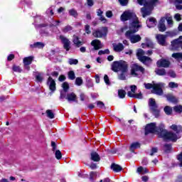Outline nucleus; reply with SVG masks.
<instances>
[{"instance_id": "obj_46", "label": "nucleus", "mask_w": 182, "mask_h": 182, "mask_svg": "<svg viewBox=\"0 0 182 182\" xmlns=\"http://www.w3.org/2000/svg\"><path fill=\"white\" fill-rule=\"evenodd\" d=\"M55 155L57 160H60L62 159V152H60L59 150L55 151Z\"/></svg>"}, {"instance_id": "obj_63", "label": "nucleus", "mask_w": 182, "mask_h": 182, "mask_svg": "<svg viewBox=\"0 0 182 182\" xmlns=\"http://www.w3.org/2000/svg\"><path fill=\"white\" fill-rule=\"evenodd\" d=\"M51 146L53 147V151H55V150H56V143L51 141Z\"/></svg>"}, {"instance_id": "obj_19", "label": "nucleus", "mask_w": 182, "mask_h": 182, "mask_svg": "<svg viewBox=\"0 0 182 182\" xmlns=\"http://www.w3.org/2000/svg\"><path fill=\"white\" fill-rule=\"evenodd\" d=\"M68 102H76L77 97L74 92L68 93L65 97Z\"/></svg>"}, {"instance_id": "obj_45", "label": "nucleus", "mask_w": 182, "mask_h": 182, "mask_svg": "<svg viewBox=\"0 0 182 182\" xmlns=\"http://www.w3.org/2000/svg\"><path fill=\"white\" fill-rule=\"evenodd\" d=\"M68 63L70 65H77V63H79V60H77V59L70 58L68 60Z\"/></svg>"}, {"instance_id": "obj_31", "label": "nucleus", "mask_w": 182, "mask_h": 182, "mask_svg": "<svg viewBox=\"0 0 182 182\" xmlns=\"http://www.w3.org/2000/svg\"><path fill=\"white\" fill-rule=\"evenodd\" d=\"M73 42H74L75 45H76V46H77L78 48H79V46H82L83 45L82 41H80L79 40V38L76 36H74Z\"/></svg>"}, {"instance_id": "obj_37", "label": "nucleus", "mask_w": 182, "mask_h": 182, "mask_svg": "<svg viewBox=\"0 0 182 182\" xmlns=\"http://www.w3.org/2000/svg\"><path fill=\"white\" fill-rule=\"evenodd\" d=\"M131 91H129L127 92V95L129 96V93H131V95H134L136 93V91L137 90V86L136 85H131L130 86Z\"/></svg>"}, {"instance_id": "obj_7", "label": "nucleus", "mask_w": 182, "mask_h": 182, "mask_svg": "<svg viewBox=\"0 0 182 182\" xmlns=\"http://www.w3.org/2000/svg\"><path fill=\"white\" fill-rule=\"evenodd\" d=\"M144 50L141 49H139L136 53V56L140 60V62H142V63H144V65H149V63H151V58L149 57L145 56Z\"/></svg>"}, {"instance_id": "obj_58", "label": "nucleus", "mask_w": 182, "mask_h": 182, "mask_svg": "<svg viewBox=\"0 0 182 182\" xmlns=\"http://www.w3.org/2000/svg\"><path fill=\"white\" fill-rule=\"evenodd\" d=\"M178 160L180 163L179 166L180 167H182V153L178 156Z\"/></svg>"}, {"instance_id": "obj_47", "label": "nucleus", "mask_w": 182, "mask_h": 182, "mask_svg": "<svg viewBox=\"0 0 182 182\" xmlns=\"http://www.w3.org/2000/svg\"><path fill=\"white\" fill-rule=\"evenodd\" d=\"M73 28L70 26H65L63 29V32H64V33H68V32H70V31H72Z\"/></svg>"}, {"instance_id": "obj_38", "label": "nucleus", "mask_w": 182, "mask_h": 182, "mask_svg": "<svg viewBox=\"0 0 182 182\" xmlns=\"http://www.w3.org/2000/svg\"><path fill=\"white\" fill-rule=\"evenodd\" d=\"M172 58L178 60V59H182V53H176L172 54Z\"/></svg>"}, {"instance_id": "obj_36", "label": "nucleus", "mask_w": 182, "mask_h": 182, "mask_svg": "<svg viewBox=\"0 0 182 182\" xmlns=\"http://www.w3.org/2000/svg\"><path fill=\"white\" fill-rule=\"evenodd\" d=\"M46 113L49 119H55V114H53V112H52V110L47 109Z\"/></svg>"}, {"instance_id": "obj_21", "label": "nucleus", "mask_w": 182, "mask_h": 182, "mask_svg": "<svg viewBox=\"0 0 182 182\" xmlns=\"http://www.w3.org/2000/svg\"><path fill=\"white\" fill-rule=\"evenodd\" d=\"M157 21L154 18H150L149 20L146 21V25L148 28H153L156 26Z\"/></svg>"}, {"instance_id": "obj_2", "label": "nucleus", "mask_w": 182, "mask_h": 182, "mask_svg": "<svg viewBox=\"0 0 182 182\" xmlns=\"http://www.w3.org/2000/svg\"><path fill=\"white\" fill-rule=\"evenodd\" d=\"M139 5H144V8L141 9L143 18L149 16L153 11V8L157 5L159 0H137Z\"/></svg>"}, {"instance_id": "obj_27", "label": "nucleus", "mask_w": 182, "mask_h": 182, "mask_svg": "<svg viewBox=\"0 0 182 182\" xmlns=\"http://www.w3.org/2000/svg\"><path fill=\"white\" fill-rule=\"evenodd\" d=\"M136 149H140V143L134 142L131 144L129 150H130V151L134 152V150H136Z\"/></svg>"}, {"instance_id": "obj_13", "label": "nucleus", "mask_w": 182, "mask_h": 182, "mask_svg": "<svg viewBox=\"0 0 182 182\" xmlns=\"http://www.w3.org/2000/svg\"><path fill=\"white\" fill-rule=\"evenodd\" d=\"M156 65L158 68H168L170 66V61L166 59H161L157 61Z\"/></svg>"}, {"instance_id": "obj_9", "label": "nucleus", "mask_w": 182, "mask_h": 182, "mask_svg": "<svg viewBox=\"0 0 182 182\" xmlns=\"http://www.w3.org/2000/svg\"><path fill=\"white\" fill-rule=\"evenodd\" d=\"M155 132H157L156 123L152 122L146 124L145 127V134H149V133H154Z\"/></svg>"}, {"instance_id": "obj_42", "label": "nucleus", "mask_w": 182, "mask_h": 182, "mask_svg": "<svg viewBox=\"0 0 182 182\" xmlns=\"http://www.w3.org/2000/svg\"><path fill=\"white\" fill-rule=\"evenodd\" d=\"M68 78L70 80H75V79L76 78V76L75 75V72L73 71L68 72Z\"/></svg>"}, {"instance_id": "obj_22", "label": "nucleus", "mask_w": 182, "mask_h": 182, "mask_svg": "<svg viewBox=\"0 0 182 182\" xmlns=\"http://www.w3.org/2000/svg\"><path fill=\"white\" fill-rule=\"evenodd\" d=\"M142 48H146V46H148V48H153L154 44L151 40L149 38H145V43H143L141 44Z\"/></svg>"}, {"instance_id": "obj_51", "label": "nucleus", "mask_w": 182, "mask_h": 182, "mask_svg": "<svg viewBox=\"0 0 182 182\" xmlns=\"http://www.w3.org/2000/svg\"><path fill=\"white\" fill-rule=\"evenodd\" d=\"M119 2L122 6H126L129 4V0H119Z\"/></svg>"}, {"instance_id": "obj_40", "label": "nucleus", "mask_w": 182, "mask_h": 182, "mask_svg": "<svg viewBox=\"0 0 182 182\" xmlns=\"http://www.w3.org/2000/svg\"><path fill=\"white\" fill-rule=\"evenodd\" d=\"M173 110L176 113H182V105H176L173 107Z\"/></svg>"}, {"instance_id": "obj_33", "label": "nucleus", "mask_w": 182, "mask_h": 182, "mask_svg": "<svg viewBox=\"0 0 182 182\" xmlns=\"http://www.w3.org/2000/svg\"><path fill=\"white\" fill-rule=\"evenodd\" d=\"M118 96L119 99H124V97H126V91L124 90H119Z\"/></svg>"}, {"instance_id": "obj_30", "label": "nucleus", "mask_w": 182, "mask_h": 182, "mask_svg": "<svg viewBox=\"0 0 182 182\" xmlns=\"http://www.w3.org/2000/svg\"><path fill=\"white\" fill-rule=\"evenodd\" d=\"M31 48H38V49H42L45 47V44L43 43L37 42L35 43L33 45L31 46Z\"/></svg>"}, {"instance_id": "obj_12", "label": "nucleus", "mask_w": 182, "mask_h": 182, "mask_svg": "<svg viewBox=\"0 0 182 182\" xmlns=\"http://www.w3.org/2000/svg\"><path fill=\"white\" fill-rule=\"evenodd\" d=\"M60 39L61 42L63 43V46L64 48H65V50H69V49H70V41H69V39H68L63 36H60Z\"/></svg>"}, {"instance_id": "obj_53", "label": "nucleus", "mask_w": 182, "mask_h": 182, "mask_svg": "<svg viewBox=\"0 0 182 182\" xmlns=\"http://www.w3.org/2000/svg\"><path fill=\"white\" fill-rule=\"evenodd\" d=\"M97 106L98 107H100V109H103V107H105V104H104L103 102H102V101H98V102H97Z\"/></svg>"}, {"instance_id": "obj_35", "label": "nucleus", "mask_w": 182, "mask_h": 182, "mask_svg": "<svg viewBox=\"0 0 182 182\" xmlns=\"http://www.w3.org/2000/svg\"><path fill=\"white\" fill-rule=\"evenodd\" d=\"M166 114L170 115L171 114V113H173V108H171V107L169 106H166L164 109Z\"/></svg>"}, {"instance_id": "obj_28", "label": "nucleus", "mask_w": 182, "mask_h": 182, "mask_svg": "<svg viewBox=\"0 0 182 182\" xmlns=\"http://www.w3.org/2000/svg\"><path fill=\"white\" fill-rule=\"evenodd\" d=\"M136 173H139V174H147V173H149V170L143 166H139L136 170Z\"/></svg>"}, {"instance_id": "obj_55", "label": "nucleus", "mask_w": 182, "mask_h": 182, "mask_svg": "<svg viewBox=\"0 0 182 182\" xmlns=\"http://www.w3.org/2000/svg\"><path fill=\"white\" fill-rule=\"evenodd\" d=\"M159 129H160L159 136H160V137H161V134L163 130H166V129H164V125L163 124H160V125H159Z\"/></svg>"}, {"instance_id": "obj_5", "label": "nucleus", "mask_w": 182, "mask_h": 182, "mask_svg": "<svg viewBox=\"0 0 182 182\" xmlns=\"http://www.w3.org/2000/svg\"><path fill=\"white\" fill-rule=\"evenodd\" d=\"M161 137L164 139V140H170V141H176L178 140V139L181 138V135L180 134H176L173 132H167V130H163L161 133Z\"/></svg>"}, {"instance_id": "obj_62", "label": "nucleus", "mask_w": 182, "mask_h": 182, "mask_svg": "<svg viewBox=\"0 0 182 182\" xmlns=\"http://www.w3.org/2000/svg\"><path fill=\"white\" fill-rule=\"evenodd\" d=\"M66 77H65V75H60V77H58V80L59 82H63L64 80H65Z\"/></svg>"}, {"instance_id": "obj_3", "label": "nucleus", "mask_w": 182, "mask_h": 182, "mask_svg": "<svg viewBox=\"0 0 182 182\" xmlns=\"http://www.w3.org/2000/svg\"><path fill=\"white\" fill-rule=\"evenodd\" d=\"M146 89H152L151 92L159 96L163 95V87H164L165 84L163 82H159L157 84H150L144 83V84Z\"/></svg>"}, {"instance_id": "obj_24", "label": "nucleus", "mask_w": 182, "mask_h": 182, "mask_svg": "<svg viewBox=\"0 0 182 182\" xmlns=\"http://www.w3.org/2000/svg\"><path fill=\"white\" fill-rule=\"evenodd\" d=\"M111 170H113L115 173H119V171H122V170H123V168L117 164H112Z\"/></svg>"}, {"instance_id": "obj_29", "label": "nucleus", "mask_w": 182, "mask_h": 182, "mask_svg": "<svg viewBox=\"0 0 182 182\" xmlns=\"http://www.w3.org/2000/svg\"><path fill=\"white\" fill-rule=\"evenodd\" d=\"M129 97H134V99H143V94L139 92L138 94L132 95V93L128 94Z\"/></svg>"}, {"instance_id": "obj_61", "label": "nucleus", "mask_w": 182, "mask_h": 182, "mask_svg": "<svg viewBox=\"0 0 182 182\" xmlns=\"http://www.w3.org/2000/svg\"><path fill=\"white\" fill-rule=\"evenodd\" d=\"M157 148H153L150 153V156H154V153H157Z\"/></svg>"}, {"instance_id": "obj_48", "label": "nucleus", "mask_w": 182, "mask_h": 182, "mask_svg": "<svg viewBox=\"0 0 182 182\" xmlns=\"http://www.w3.org/2000/svg\"><path fill=\"white\" fill-rule=\"evenodd\" d=\"M62 87L63 90L68 92V90H69V84L67 82H65L63 83Z\"/></svg>"}, {"instance_id": "obj_23", "label": "nucleus", "mask_w": 182, "mask_h": 182, "mask_svg": "<svg viewBox=\"0 0 182 182\" xmlns=\"http://www.w3.org/2000/svg\"><path fill=\"white\" fill-rule=\"evenodd\" d=\"M33 60V56H29L26 57L23 60V63L24 64V66H29L32 63V61Z\"/></svg>"}, {"instance_id": "obj_4", "label": "nucleus", "mask_w": 182, "mask_h": 182, "mask_svg": "<svg viewBox=\"0 0 182 182\" xmlns=\"http://www.w3.org/2000/svg\"><path fill=\"white\" fill-rule=\"evenodd\" d=\"M113 72H127L128 66L126 61H114L112 65Z\"/></svg>"}, {"instance_id": "obj_32", "label": "nucleus", "mask_w": 182, "mask_h": 182, "mask_svg": "<svg viewBox=\"0 0 182 182\" xmlns=\"http://www.w3.org/2000/svg\"><path fill=\"white\" fill-rule=\"evenodd\" d=\"M155 72L156 75H159V76H165V75H166L165 69H157Z\"/></svg>"}, {"instance_id": "obj_16", "label": "nucleus", "mask_w": 182, "mask_h": 182, "mask_svg": "<svg viewBox=\"0 0 182 182\" xmlns=\"http://www.w3.org/2000/svg\"><path fill=\"white\" fill-rule=\"evenodd\" d=\"M47 85L49 86L50 90H51L53 92H55V90H56V82H55L51 77H48Z\"/></svg>"}, {"instance_id": "obj_10", "label": "nucleus", "mask_w": 182, "mask_h": 182, "mask_svg": "<svg viewBox=\"0 0 182 182\" xmlns=\"http://www.w3.org/2000/svg\"><path fill=\"white\" fill-rule=\"evenodd\" d=\"M167 38V36L163 35V34H156V39L159 45H161V46H166V39Z\"/></svg>"}, {"instance_id": "obj_59", "label": "nucleus", "mask_w": 182, "mask_h": 182, "mask_svg": "<svg viewBox=\"0 0 182 182\" xmlns=\"http://www.w3.org/2000/svg\"><path fill=\"white\" fill-rule=\"evenodd\" d=\"M85 32H86V33H87L88 35L91 33V31H90V26H89V25H86V26H85Z\"/></svg>"}, {"instance_id": "obj_34", "label": "nucleus", "mask_w": 182, "mask_h": 182, "mask_svg": "<svg viewBox=\"0 0 182 182\" xmlns=\"http://www.w3.org/2000/svg\"><path fill=\"white\" fill-rule=\"evenodd\" d=\"M166 20L168 25L171 28L173 26V17L171 16H166L165 17V21Z\"/></svg>"}, {"instance_id": "obj_54", "label": "nucleus", "mask_w": 182, "mask_h": 182, "mask_svg": "<svg viewBox=\"0 0 182 182\" xmlns=\"http://www.w3.org/2000/svg\"><path fill=\"white\" fill-rule=\"evenodd\" d=\"M104 80L106 85H110V80H109V77L107 76V75H105L104 76Z\"/></svg>"}, {"instance_id": "obj_18", "label": "nucleus", "mask_w": 182, "mask_h": 182, "mask_svg": "<svg viewBox=\"0 0 182 182\" xmlns=\"http://www.w3.org/2000/svg\"><path fill=\"white\" fill-rule=\"evenodd\" d=\"M95 38H102L106 35V30L105 28L99 31H96L92 33Z\"/></svg>"}, {"instance_id": "obj_26", "label": "nucleus", "mask_w": 182, "mask_h": 182, "mask_svg": "<svg viewBox=\"0 0 182 182\" xmlns=\"http://www.w3.org/2000/svg\"><path fill=\"white\" fill-rule=\"evenodd\" d=\"M91 160H92V161H100V156H99V154H97L96 152H92Z\"/></svg>"}, {"instance_id": "obj_14", "label": "nucleus", "mask_w": 182, "mask_h": 182, "mask_svg": "<svg viewBox=\"0 0 182 182\" xmlns=\"http://www.w3.org/2000/svg\"><path fill=\"white\" fill-rule=\"evenodd\" d=\"M164 22H166V17H162L158 25V29L159 32H166V24H164Z\"/></svg>"}, {"instance_id": "obj_49", "label": "nucleus", "mask_w": 182, "mask_h": 182, "mask_svg": "<svg viewBox=\"0 0 182 182\" xmlns=\"http://www.w3.org/2000/svg\"><path fill=\"white\" fill-rule=\"evenodd\" d=\"M110 53V50L109 49H106L105 50H100L98 52V55H109Z\"/></svg>"}, {"instance_id": "obj_41", "label": "nucleus", "mask_w": 182, "mask_h": 182, "mask_svg": "<svg viewBox=\"0 0 182 182\" xmlns=\"http://www.w3.org/2000/svg\"><path fill=\"white\" fill-rule=\"evenodd\" d=\"M69 14L71 16H73L74 18H77V11H76V10L73 9L69 10Z\"/></svg>"}, {"instance_id": "obj_43", "label": "nucleus", "mask_w": 182, "mask_h": 182, "mask_svg": "<svg viewBox=\"0 0 182 182\" xmlns=\"http://www.w3.org/2000/svg\"><path fill=\"white\" fill-rule=\"evenodd\" d=\"M127 73V72H121V73H119V77H118L119 80H125Z\"/></svg>"}, {"instance_id": "obj_20", "label": "nucleus", "mask_w": 182, "mask_h": 182, "mask_svg": "<svg viewBox=\"0 0 182 182\" xmlns=\"http://www.w3.org/2000/svg\"><path fill=\"white\" fill-rule=\"evenodd\" d=\"M170 129L173 132H176V134H180V133L182 132V127L180 125L172 124L170 127Z\"/></svg>"}, {"instance_id": "obj_17", "label": "nucleus", "mask_w": 182, "mask_h": 182, "mask_svg": "<svg viewBox=\"0 0 182 182\" xmlns=\"http://www.w3.org/2000/svg\"><path fill=\"white\" fill-rule=\"evenodd\" d=\"M92 46H94V49L95 50H98V49H102L103 48V45L99 40H94L91 42Z\"/></svg>"}, {"instance_id": "obj_57", "label": "nucleus", "mask_w": 182, "mask_h": 182, "mask_svg": "<svg viewBox=\"0 0 182 182\" xmlns=\"http://www.w3.org/2000/svg\"><path fill=\"white\" fill-rule=\"evenodd\" d=\"M105 15L107 18H112V16H113V13L112 12V11H107Z\"/></svg>"}, {"instance_id": "obj_44", "label": "nucleus", "mask_w": 182, "mask_h": 182, "mask_svg": "<svg viewBox=\"0 0 182 182\" xmlns=\"http://www.w3.org/2000/svg\"><path fill=\"white\" fill-rule=\"evenodd\" d=\"M168 87H170V89L177 88V87H178V84L174 82H170L168 83Z\"/></svg>"}, {"instance_id": "obj_64", "label": "nucleus", "mask_w": 182, "mask_h": 182, "mask_svg": "<svg viewBox=\"0 0 182 182\" xmlns=\"http://www.w3.org/2000/svg\"><path fill=\"white\" fill-rule=\"evenodd\" d=\"M168 74L171 76V77H176V73H174L173 71H169Z\"/></svg>"}, {"instance_id": "obj_50", "label": "nucleus", "mask_w": 182, "mask_h": 182, "mask_svg": "<svg viewBox=\"0 0 182 182\" xmlns=\"http://www.w3.org/2000/svg\"><path fill=\"white\" fill-rule=\"evenodd\" d=\"M13 70L14 72H17L18 73H21V72H22V69L21 68V67H19L18 65H14L13 67Z\"/></svg>"}, {"instance_id": "obj_11", "label": "nucleus", "mask_w": 182, "mask_h": 182, "mask_svg": "<svg viewBox=\"0 0 182 182\" xmlns=\"http://www.w3.org/2000/svg\"><path fill=\"white\" fill-rule=\"evenodd\" d=\"M182 36L171 42L173 49H177L178 46L182 49Z\"/></svg>"}, {"instance_id": "obj_56", "label": "nucleus", "mask_w": 182, "mask_h": 182, "mask_svg": "<svg viewBox=\"0 0 182 182\" xmlns=\"http://www.w3.org/2000/svg\"><path fill=\"white\" fill-rule=\"evenodd\" d=\"M36 80H38V82H42L43 80V77H42V75L41 74L37 75Z\"/></svg>"}, {"instance_id": "obj_8", "label": "nucleus", "mask_w": 182, "mask_h": 182, "mask_svg": "<svg viewBox=\"0 0 182 182\" xmlns=\"http://www.w3.org/2000/svg\"><path fill=\"white\" fill-rule=\"evenodd\" d=\"M138 72H141V73H144V68L137 64H134L132 66L131 69L132 76H137L139 75Z\"/></svg>"}, {"instance_id": "obj_6", "label": "nucleus", "mask_w": 182, "mask_h": 182, "mask_svg": "<svg viewBox=\"0 0 182 182\" xmlns=\"http://www.w3.org/2000/svg\"><path fill=\"white\" fill-rule=\"evenodd\" d=\"M149 106L151 112L156 117H159L160 115V109H159V106L156 103V100L154 98H150L149 100Z\"/></svg>"}, {"instance_id": "obj_60", "label": "nucleus", "mask_w": 182, "mask_h": 182, "mask_svg": "<svg viewBox=\"0 0 182 182\" xmlns=\"http://www.w3.org/2000/svg\"><path fill=\"white\" fill-rule=\"evenodd\" d=\"M174 18L176 21H181V16L178 14H175Z\"/></svg>"}, {"instance_id": "obj_15", "label": "nucleus", "mask_w": 182, "mask_h": 182, "mask_svg": "<svg viewBox=\"0 0 182 182\" xmlns=\"http://www.w3.org/2000/svg\"><path fill=\"white\" fill-rule=\"evenodd\" d=\"M112 48L114 52H122L124 50V46L122 43H113Z\"/></svg>"}, {"instance_id": "obj_39", "label": "nucleus", "mask_w": 182, "mask_h": 182, "mask_svg": "<svg viewBox=\"0 0 182 182\" xmlns=\"http://www.w3.org/2000/svg\"><path fill=\"white\" fill-rule=\"evenodd\" d=\"M75 85H77V86H82V85H83V80L82 77H78L75 79Z\"/></svg>"}, {"instance_id": "obj_25", "label": "nucleus", "mask_w": 182, "mask_h": 182, "mask_svg": "<svg viewBox=\"0 0 182 182\" xmlns=\"http://www.w3.org/2000/svg\"><path fill=\"white\" fill-rule=\"evenodd\" d=\"M166 99L168 102H171L172 103H177L178 102L177 97L170 94L166 95Z\"/></svg>"}, {"instance_id": "obj_52", "label": "nucleus", "mask_w": 182, "mask_h": 182, "mask_svg": "<svg viewBox=\"0 0 182 182\" xmlns=\"http://www.w3.org/2000/svg\"><path fill=\"white\" fill-rule=\"evenodd\" d=\"M170 150H171V145H170V144H165V146H164V151L166 153H168V151H170Z\"/></svg>"}, {"instance_id": "obj_1", "label": "nucleus", "mask_w": 182, "mask_h": 182, "mask_svg": "<svg viewBox=\"0 0 182 182\" xmlns=\"http://www.w3.org/2000/svg\"><path fill=\"white\" fill-rule=\"evenodd\" d=\"M130 21L129 30L125 33V36L127 39H129L131 43H137L141 41V36L139 34H134L139 31L140 28V23L137 19L136 14L130 11L124 12L121 16V21L125 22V21Z\"/></svg>"}]
</instances>
